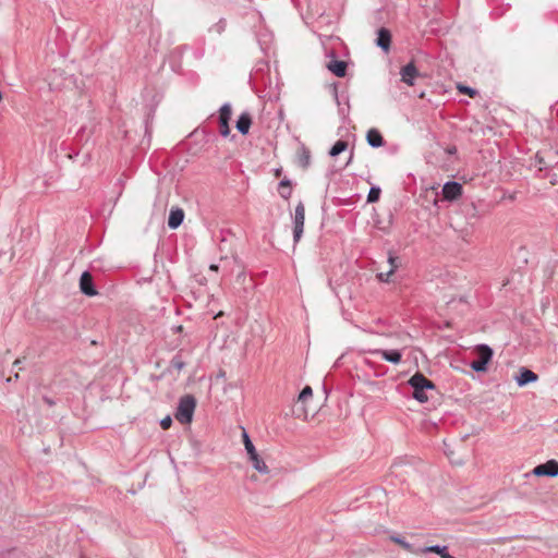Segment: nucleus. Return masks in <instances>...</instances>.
Returning <instances> with one entry per match:
<instances>
[{"instance_id":"nucleus-24","label":"nucleus","mask_w":558,"mask_h":558,"mask_svg":"<svg viewBox=\"0 0 558 558\" xmlns=\"http://www.w3.org/2000/svg\"><path fill=\"white\" fill-rule=\"evenodd\" d=\"M388 264L390 266L389 271H392V274H395L396 270L399 268V258L390 253L388 256Z\"/></svg>"},{"instance_id":"nucleus-2","label":"nucleus","mask_w":558,"mask_h":558,"mask_svg":"<svg viewBox=\"0 0 558 558\" xmlns=\"http://www.w3.org/2000/svg\"><path fill=\"white\" fill-rule=\"evenodd\" d=\"M195 407L196 400L192 395L181 397L174 414L175 418L181 424H190L193 420Z\"/></svg>"},{"instance_id":"nucleus-21","label":"nucleus","mask_w":558,"mask_h":558,"mask_svg":"<svg viewBox=\"0 0 558 558\" xmlns=\"http://www.w3.org/2000/svg\"><path fill=\"white\" fill-rule=\"evenodd\" d=\"M242 430H243L242 432L243 442H244V447H245L247 454L251 456V454L256 453L257 451H256L247 432L244 428H242Z\"/></svg>"},{"instance_id":"nucleus-25","label":"nucleus","mask_w":558,"mask_h":558,"mask_svg":"<svg viewBox=\"0 0 558 558\" xmlns=\"http://www.w3.org/2000/svg\"><path fill=\"white\" fill-rule=\"evenodd\" d=\"M313 396V390L310 386H305L299 395L300 401H306Z\"/></svg>"},{"instance_id":"nucleus-35","label":"nucleus","mask_w":558,"mask_h":558,"mask_svg":"<svg viewBox=\"0 0 558 558\" xmlns=\"http://www.w3.org/2000/svg\"><path fill=\"white\" fill-rule=\"evenodd\" d=\"M209 268H210L211 270H215V271H217V270H218V266H217V265H215V264L210 265V267H209Z\"/></svg>"},{"instance_id":"nucleus-19","label":"nucleus","mask_w":558,"mask_h":558,"mask_svg":"<svg viewBox=\"0 0 558 558\" xmlns=\"http://www.w3.org/2000/svg\"><path fill=\"white\" fill-rule=\"evenodd\" d=\"M278 193L284 198L289 199L292 195V183L289 179H283L278 184Z\"/></svg>"},{"instance_id":"nucleus-4","label":"nucleus","mask_w":558,"mask_h":558,"mask_svg":"<svg viewBox=\"0 0 558 558\" xmlns=\"http://www.w3.org/2000/svg\"><path fill=\"white\" fill-rule=\"evenodd\" d=\"M304 222H305V206L303 202H299L295 206L294 216H293V242L296 244L304 231Z\"/></svg>"},{"instance_id":"nucleus-13","label":"nucleus","mask_w":558,"mask_h":558,"mask_svg":"<svg viewBox=\"0 0 558 558\" xmlns=\"http://www.w3.org/2000/svg\"><path fill=\"white\" fill-rule=\"evenodd\" d=\"M537 380V375L527 368H521L520 375L515 377V381L519 387H523L530 383H534Z\"/></svg>"},{"instance_id":"nucleus-28","label":"nucleus","mask_w":558,"mask_h":558,"mask_svg":"<svg viewBox=\"0 0 558 558\" xmlns=\"http://www.w3.org/2000/svg\"><path fill=\"white\" fill-rule=\"evenodd\" d=\"M226 25H227L226 20L221 19L218 23H216L213 26L211 29L218 34H221L226 29Z\"/></svg>"},{"instance_id":"nucleus-34","label":"nucleus","mask_w":558,"mask_h":558,"mask_svg":"<svg viewBox=\"0 0 558 558\" xmlns=\"http://www.w3.org/2000/svg\"><path fill=\"white\" fill-rule=\"evenodd\" d=\"M20 364H21V360H15V362L13 363V365L15 367H19V369H22V366H20Z\"/></svg>"},{"instance_id":"nucleus-10","label":"nucleus","mask_w":558,"mask_h":558,"mask_svg":"<svg viewBox=\"0 0 558 558\" xmlns=\"http://www.w3.org/2000/svg\"><path fill=\"white\" fill-rule=\"evenodd\" d=\"M373 354L380 355L385 361L392 364H399L402 359V354L399 350H383L377 349L372 351Z\"/></svg>"},{"instance_id":"nucleus-9","label":"nucleus","mask_w":558,"mask_h":558,"mask_svg":"<svg viewBox=\"0 0 558 558\" xmlns=\"http://www.w3.org/2000/svg\"><path fill=\"white\" fill-rule=\"evenodd\" d=\"M401 81L409 86L414 85V80L418 75V71L413 62L408 63L400 70Z\"/></svg>"},{"instance_id":"nucleus-33","label":"nucleus","mask_w":558,"mask_h":558,"mask_svg":"<svg viewBox=\"0 0 558 558\" xmlns=\"http://www.w3.org/2000/svg\"><path fill=\"white\" fill-rule=\"evenodd\" d=\"M20 364H21V360H15V362L13 363V365L15 367H19V369H22V366H20Z\"/></svg>"},{"instance_id":"nucleus-7","label":"nucleus","mask_w":558,"mask_h":558,"mask_svg":"<svg viewBox=\"0 0 558 558\" xmlns=\"http://www.w3.org/2000/svg\"><path fill=\"white\" fill-rule=\"evenodd\" d=\"M463 187L459 182L449 181L442 186V196L446 201H454L462 195Z\"/></svg>"},{"instance_id":"nucleus-23","label":"nucleus","mask_w":558,"mask_h":558,"mask_svg":"<svg viewBox=\"0 0 558 558\" xmlns=\"http://www.w3.org/2000/svg\"><path fill=\"white\" fill-rule=\"evenodd\" d=\"M171 366L177 371H182L185 366V363L180 355H175L171 360Z\"/></svg>"},{"instance_id":"nucleus-32","label":"nucleus","mask_w":558,"mask_h":558,"mask_svg":"<svg viewBox=\"0 0 558 558\" xmlns=\"http://www.w3.org/2000/svg\"><path fill=\"white\" fill-rule=\"evenodd\" d=\"M44 401H45L49 407L54 405V401H53L52 399H50L49 397H44Z\"/></svg>"},{"instance_id":"nucleus-27","label":"nucleus","mask_w":558,"mask_h":558,"mask_svg":"<svg viewBox=\"0 0 558 558\" xmlns=\"http://www.w3.org/2000/svg\"><path fill=\"white\" fill-rule=\"evenodd\" d=\"M392 275H393L392 271L388 270L386 272H378L376 277H377L378 281L388 283V282H390V277Z\"/></svg>"},{"instance_id":"nucleus-12","label":"nucleus","mask_w":558,"mask_h":558,"mask_svg":"<svg viewBox=\"0 0 558 558\" xmlns=\"http://www.w3.org/2000/svg\"><path fill=\"white\" fill-rule=\"evenodd\" d=\"M183 219H184V211L179 207L172 208L170 210L169 218H168V227L170 229H177L182 225Z\"/></svg>"},{"instance_id":"nucleus-16","label":"nucleus","mask_w":558,"mask_h":558,"mask_svg":"<svg viewBox=\"0 0 558 558\" xmlns=\"http://www.w3.org/2000/svg\"><path fill=\"white\" fill-rule=\"evenodd\" d=\"M377 46L383 50L388 51L391 44V34L387 28H380L377 36Z\"/></svg>"},{"instance_id":"nucleus-3","label":"nucleus","mask_w":558,"mask_h":558,"mask_svg":"<svg viewBox=\"0 0 558 558\" xmlns=\"http://www.w3.org/2000/svg\"><path fill=\"white\" fill-rule=\"evenodd\" d=\"M477 359L470 363L471 368L476 373L487 371L488 363L493 357V350L487 344H478L476 347Z\"/></svg>"},{"instance_id":"nucleus-11","label":"nucleus","mask_w":558,"mask_h":558,"mask_svg":"<svg viewBox=\"0 0 558 558\" xmlns=\"http://www.w3.org/2000/svg\"><path fill=\"white\" fill-rule=\"evenodd\" d=\"M251 125H252L251 114L247 111L242 112L236 120V124H235L236 130L242 135H246L250 131Z\"/></svg>"},{"instance_id":"nucleus-15","label":"nucleus","mask_w":558,"mask_h":558,"mask_svg":"<svg viewBox=\"0 0 558 558\" xmlns=\"http://www.w3.org/2000/svg\"><path fill=\"white\" fill-rule=\"evenodd\" d=\"M367 144L373 148H378L384 145V138L380 132L376 129H371L366 134Z\"/></svg>"},{"instance_id":"nucleus-17","label":"nucleus","mask_w":558,"mask_h":558,"mask_svg":"<svg viewBox=\"0 0 558 558\" xmlns=\"http://www.w3.org/2000/svg\"><path fill=\"white\" fill-rule=\"evenodd\" d=\"M422 553H435L441 558H456L448 553V547L445 545H432L421 549Z\"/></svg>"},{"instance_id":"nucleus-31","label":"nucleus","mask_w":558,"mask_h":558,"mask_svg":"<svg viewBox=\"0 0 558 558\" xmlns=\"http://www.w3.org/2000/svg\"><path fill=\"white\" fill-rule=\"evenodd\" d=\"M460 90L471 97H473L475 94H476V90L473 89L472 87H468V86H462L460 87Z\"/></svg>"},{"instance_id":"nucleus-18","label":"nucleus","mask_w":558,"mask_h":558,"mask_svg":"<svg viewBox=\"0 0 558 558\" xmlns=\"http://www.w3.org/2000/svg\"><path fill=\"white\" fill-rule=\"evenodd\" d=\"M250 461L253 464V468L258 471L262 474H267L269 472V469L265 461L259 457V454L256 452L254 454L248 456Z\"/></svg>"},{"instance_id":"nucleus-30","label":"nucleus","mask_w":558,"mask_h":558,"mask_svg":"<svg viewBox=\"0 0 558 558\" xmlns=\"http://www.w3.org/2000/svg\"><path fill=\"white\" fill-rule=\"evenodd\" d=\"M172 425V418L171 416H166L160 421V426L162 429H168Z\"/></svg>"},{"instance_id":"nucleus-1","label":"nucleus","mask_w":558,"mask_h":558,"mask_svg":"<svg viewBox=\"0 0 558 558\" xmlns=\"http://www.w3.org/2000/svg\"><path fill=\"white\" fill-rule=\"evenodd\" d=\"M409 385L413 388V398L421 403L428 401L426 390L435 389L434 383L426 378L422 373H415L409 379Z\"/></svg>"},{"instance_id":"nucleus-29","label":"nucleus","mask_w":558,"mask_h":558,"mask_svg":"<svg viewBox=\"0 0 558 558\" xmlns=\"http://www.w3.org/2000/svg\"><path fill=\"white\" fill-rule=\"evenodd\" d=\"M536 163L538 165V170L542 171L544 169H548L549 165H547L542 157L537 154L535 156Z\"/></svg>"},{"instance_id":"nucleus-6","label":"nucleus","mask_w":558,"mask_h":558,"mask_svg":"<svg viewBox=\"0 0 558 558\" xmlns=\"http://www.w3.org/2000/svg\"><path fill=\"white\" fill-rule=\"evenodd\" d=\"M532 473L536 476L555 477L558 475V461H556L554 459L548 460L547 462L535 466L533 469Z\"/></svg>"},{"instance_id":"nucleus-14","label":"nucleus","mask_w":558,"mask_h":558,"mask_svg":"<svg viewBox=\"0 0 558 558\" xmlns=\"http://www.w3.org/2000/svg\"><path fill=\"white\" fill-rule=\"evenodd\" d=\"M347 66V62L341 60H331L327 63V69L338 77L345 76Z\"/></svg>"},{"instance_id":"nucleus-20","label":"nucleus","mask_w":558,"mask_h":558,"mask_svg":"<svg viewBox=\"0 0 558 558\" xmlns=\"http://www.w3.org/2000/svg\"><path fill=\"white\" fill-rule=\"evenodd\" d=\"M348 148V143L344 142V141H337L333 146L331 147V149L329 150V155L331 157H336L338 156L339 154L343 153L345 149Z\"/></svg>"},{"instance_id":"nucleus-38","label":"nucleus","mask_w":558,"mask_h":558,"mask_svg":"<svg viewBox=\"0 0 558 558\" xmlns=\"http://www.w3.org/2000/svg\"><path fill=\"white\" fill-rule=\"evenodd\" d=\"M3 96H2V92L0 90V101L2 100Z\"/></svg>"},{"instance_id":"nucleus-36","label":"nucleus","mask_w":558,"mask_h":558,"mask_svg":"<svg viewBox=\"0 0 558 558\" xmlns=\"http://www.w3.org/2000/svg\"><path fill=\"white\" fill-rule=\"evenodd\" d=\"M335 98L336 100L338 101V94H337V90L335 89Z\"/></svg>"},{"instance_id":"nucleus-5","label":"nucleus","mask_w":558,"mask_h":558,"mask_svg":"<svg viewBox=\"0 0 558 558\" xmlns=\"http://www.w3.org/2000/svg\"><path fill=\"white\" fill-rule=\"evenodd\" d=\"M232 116V108L229 102L223 104L219 109V133L227 137L230 134L229 121Z\"/></svg>"},{"instance_id":"nucleus-22","label":"nucleus","mask_w":558,"mask_h":558,"mask_svg":"<svg viewBox=\"0 0 558 558\" xmlns=\"http://www.w3.org/2000/svg\"><path fill=\"white\" fill-rule=\"evenodd\" d=\"M381 190L379 186H372L367 194V202L368 203H375L379 199Z\"/></svg>"},{"instance_id":"nucleus-37","label":"nucleus","mask_w":558,"mask_h":558,"mask_svg":"<svg viewBox=\"0 0 558 558\" xmlns=\"http://www.w3.org/2000/svg\"><path fill=\"white\" fill-rule=\"evenodd\" d=\"M352 158H353V154L351 153V155H350V158H349V161H348V162H350V161L352 160Z\"/></svg>"},{"instance_id":"nucleus-8","label":"nucleus","mask_w":558,"mask_h":558,"mask_svg":"<svg viewBox=\"0 0 558 558\" xmlns=\"http://www.w3.org/2000/svg\"><path fill=\"white\" fill-rule=\"evenodd\" d=\"M80 289L87 296H95L98 294L93 277L89 271H84L80 278Z\"/></svg>"},{"instance_id":"nucleus-26","label":"nucleus","mask_w":558,"mask_h":558,"mask_svg":"<svg viewBox=\"0 0 558 558\" xmlns=\"http://www.w3.org/2000/svg\"><path fill=\"white\" fill-rule=\"evenodd\" d=\"M391 541L401 545L407 550L411 549V544H409L404 538H402L400 536H392Z\"/></svg>"}]
</instances>
